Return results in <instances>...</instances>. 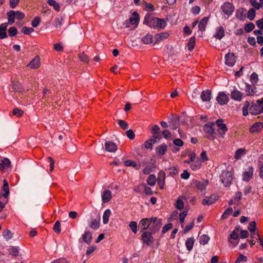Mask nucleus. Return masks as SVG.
Segmentation results:
<instances>
[{
	"mask_svg": "<svg viewBox=\"0 0 263 263\" xmlns=\"http://www.w3.org/2000/svg\"><path fill=\"white\" fill-rule=\"evenodd\" d=\"M92 237L90 232L86 231L82 235L83 241L87 244H89L92 240Z\"/></svg>",
	"mask_w": 263,
	"mask_h": 263,
	"instance_id": "obj_29",
	"label": "nucleus"
},
{
	"mask_svg": "<svg viewBox=\"0 0 263 263\" xmlns=\"http://www.w3.org/2000/svg\"><path fill=\"white\" fill-rule=\"evenodd\" d=\"M79 58L82 62L88 63L89 61L88 57L83 53L79 54Z\"/></svg>",
	"mask_w": 263,
	"mask_h": 263,
	"instance_id": "obj_63",
	"label": "nucleus"
},
{
	"mask_svg": "<svg viewBox=\"0 0 263 263\" xmlns=\"http://www.w3.org/2000/svg\"><path fill=\"white\" fill-rule=\"evenodd\" d=\"M53 230L57 234L60 233L61 231V224L59 221H57L53 227Z\"/></svg>",
	"mask_w": 263,
	"mask_h": 263,
	"instance_id": "obj_54",
	"label": "nucleus"
},
{
	"mask_svg": "<svg viewBox=\"0 0 263 263\" xmlns=\"http://www.w3.org/2000/svg\"><path fill=\"white\" fill-rule=\"evenodd\" d=\"M125 165L126 166H133L137 170H139L141 168L140 164H137L135 161L128 160L125 161Z\"/></svg>",
	"mask_w": 263,
	"mask_h": 263,
	"instance_id": "obj_33",
	"label": "nucleus"
},
{
	"mask_svg": "<svg viewBox=\"0 0 263 263\" xmlns=\"http://www.w3.org/2000/svg\"><path fill=\"white\" fill-rule=\"evenodd\" d=\"M167 149V147L165 144H162L156 148V151L159 155H163L166 153Z\"/></svg>",
	"mask_w": 263,
	"mask_h": 263,
	"instance_id": "obj_35",
	"label": "nucleus"
},
{
	"mask_svg": "<svg viewBox=\"0 0 263 263\" xmlns=\"http://www.w3.org/2000/svg\"><path fill=\"white\" fill-rule=\"evenodd\" d=\"M157 19L158 17H153L149 14H147L145 16L143 24L147 25L151 28H156L158 26Z\"/></svg>",
	"mask_w": 263,
	"mask_h": 263,
	"instance_id": "obj_5",
	"label": "nucleus"
},
{
	"mask_svg": "<svg viewBox=\"0 0 263 263\" xmlns=\"http://www.w3.org/2000/svg\"><path fill=\"white\" fill-rule=\"evenodd\" d=\"M15 11L10 10L7 13L8 16V22L11 24H13L14 22Z\"/></svg>",
	"mask_w": 263,
	"mask_h": 263,
	"instance_id": "obj_39",
	"label": "nucleus"
},
{
	"mask_svg": "<svg viewBox=\"0 0 263 263\" xmlns=\"http://www.w3.org/2000/svg\"><path fill=\"white\" fill-rule=\"evenodd\" d=\"M218 199V196L216 194H213L210 197H205L202 201L204 205H210L215 202Z\"/></svg>",
	"mask_w": 263,
	"mask_h": 263,
	"instance_id": "obj_10",
	"label": "nucleus"
},
{
	"mask_svg": "<svg viewBox=\"0 0 263 263\" xmlns=\"http://www.w3.org/2000/svg\"><path fill=\"white\" fill-rule=\"evenodd\" d=\"M162 225L161 219L155 217L142 219L139 222V227L141 229V232L148 230L155 234L160 230Z\"/></svg>",
	"mask_w": 263,
	"mask_h": 263,
	"instance_id": "obj_1",
	"label": "nucleus"
},
{
	"mask_svg": "<svg viewBox=\"0 0 263 263\" xmlns=\"http://www.w3.org/2000/svg\"><path fill=\"white\" fill-rule=\"evenodd\" d=\"M143 231L144 232L141 236L142 240L143 243L146 244L147 246L152 245L154 242V237L152 236V234L154 233H152L149 231L145 230Z\"/></svg>",
	"mask_w": 263,
	"mask_h": 263,
	"instance_id": "obj_4",
	"label": "nucleus"
},
{
	"mask_svg": "<svg viewBox=\"0 0 263 263\" xmlns=\"http://www.w3.org/2000/svg\"><path fill=\"white\" fill-rule=\"evenodd\" d=\"M127 137L130 140H133L135 137V135L132 129L127 130L126 132Z\"/></svg>",
	"mask_w": 263,
	"mask_h": 263,
	"instance_id": "obj_62",
	"label": "nucleus"
},
{
	"mask_svg": "<svg viewBox=\"0 0 263 263\" xmlns=\"http://www.w3.org/2000/svg\"><path fill=\"white\" fill-rule=\"evenodd\" d=\"M64 20L62 16L57 17L53 22L52 25L56 29H60L63 24Z\"/></svg>",
	"mask_w": 263,
	"mask_h": 263,
	"instance_id": "obj_25",
	"label": "nucleus"
},
{
	"mask_svg": "<svg viewBox=\"0 0 263 263\" xmlns=\"http://www.w3.org/2000/svg\"><path fill=\"white\" fill-rule=\"evenodd\" d=\"M156 181V178L154 175H150L147 179V184L150 186H154Z\"/></svg>",
	"mask_w": 263,
	"mask_h": 263,
	"instance_id": "obj_42",
	"label": "nucleus"
},
{
	"mask_svg": "<svg viewBox=\"0 0 263 263\" xmlns=\"http://www.w3.org/2000/svg\"><path fill=\"white\" fill-rule=\"evenodd\" d=\"M34 30L32 28L24 27L22 29V32L25 34L29 35L31 32H33Z\"/></svg>",
	"mask_w": 263,
	"mask_h": 263,
	"instance_id": "obj_58",
	"label": "nucleus"
},
{
	"mask_svg": "<svg viewBox=\"0 0 263 263\" xmlns=\"http://www.w3.org/2000/svg\"><path fill=\"white\" fill-rule=\"evenodd\" d=\"M8 27V23H5L0 25V39H3L7 37L6 32Z\"/></svg>",
	"mask_w": 263,
	"mask_h": 263,
	"instance_id": "obj_18",
	"label": "nucleus"
},
{
	"mask_svg": "<svg viewBox=\"0 0 263 263\" xmlns=\"http://www.w3.org/2000/svg\"><path fill=\"white\" fill-rule=\"evenodd\" d=\"M155 140H153L152 139H150L148 140H147L145 142V147L146 148H152L153 145L155 143V142L154 141Z\"/></svg>",
	"mask_w": 263,
	"mask_h": 263,
	"instance_id": "obj_57",
	"label": "nucleus"
},
{
	"mask_svg": "<svg viewBox=\"0 0 263 263\" xmlns=\"http://www.w3.org/2000/svg\"><path fill=\"white\" fill-rule=\"evenodd\" d=\"M11 166V161L7 158L0 160V170H5Z\"/></svg>",
	"mask_w": 263,
	"mask_h": 263,
	"instance_id": "obj_17",
	"label": "nucleus"
},
{
	"mask_svg": "<svg viewBox=\"0 0 263 263\" xmlns=\"http://www.w3.org/2000/svg\"><path fill=\"white\" fill-rule=\"evenodd\" d=\"M224 30L222 26H219L216 31V33L214 35V37L218 40H221L224 36Z\"/></svg>",
	"mask_w": 263,
	"mask_h": 263,
	"instance_id": "obj_32",
	"label": "nucleus"
},
{
	"mask_svg": "<svg viewBox=\"0 0 263 263\" xmlns=\"http://www.w3.org/2000/svg\"><path fill=\"white\" fill-rule=\"evenodd\" d=\"M105 150L110 153L115 152L117 151L118 147L116 143L112 141H107L105 143Z\"/></svg>",
	"mask_w": 263,
	"mask_h": 263,
	"instance_id": "obj_13",
	"label": "nucleus"
},
{
	"mask_svg": "<svg viewBox=\"0 0 263 263\" xmlns=\"http://www.w3.org/2000/svg\"><path fill=\"white\" fill-rule=\"evenodd\" d=\"M154 41H155V38L154 39L153 35L149 33L147 34L141 38V41L144 44L154 43Z\"/></svg>",
	"mask_w": 263,
	"mask_h": 263,
	"instance_id": "obj_21",
	"label": "nucleus"
},
{
	"mask_svg": "<svg viewBox=\"0 0 263 263\" xmlns=\"http://www.w3.org/2000/svg\"><path fill=\"white\" fill-rule=\"evenodd\" d=\"M165 182V173L163 171H160L159 173V178L158 179V184L159 185L160 188L162 189L163 188Z\"/></svg>",
	"mask_w": 263,
	"mask_h": 263,
	"instance_id": "obj_22",
	"label": "nucleus"
},
{
	"mask_svg": "<svg viewBox=\"0 0 263 263\" xmlns=\"http://www.w3.org/2000/svg\"><path fill=\"white\" fill-rule=\"evenodd\" d=\"M228 242L233 247H236L239 242V234L235 231H232L229 237Z\"/></svg>",
	"mask_w": 263,
	"mask_h": 263,
	"instance_id": "obj_7",
	"label": "nucleus"
},
{
	"mask_svg": "<svg viewBox=\"0 0 263 263\" xmlns=\"http://www.w3.org/2000/svg\"><path fill=\"white\" fill-rule=\"evenodd\" d=\"M129 23L132 25L137 26L139 21V15L137 12H134L129 19Z\"/></svg>",
	"mask_w": 263,
	"mask_h": 263,
	"instance_id": "obj_26",
	"label": "nucleus"
},
{
	"mask_svg": "<svg viewBox=\"0 0 263 263\" xmlns=\"http://www.w3.org/2000/svg\"><path fill=\"white\" fill-rule=\"evenodd\" d=\"M111 192L109 190H105L102 194V199L104 203L108 202L111 198Z\"/></svg>",
	"mask_w": 263,
	"mask_h": 263,
	"instance_id": "obj_20",
	"label": "nucleus"
},
{
	"mask_svg": "<svg viewBox=\"0 0 263 263\" xmlns=\"http://www.w3.org/2000/svg\"><path fill=\"white\" fill-rule=\"evenodd\" d=\"M255 28V25L253 23H249L245 25V30L247 32L252 31Z\"/></svg>",
	"mask_w": 263,
	"mask_h": 263,
	"instance_id": "obj_51",
	"label": "nucleus"
},
{
	"mask_svg": "<svg viewBox=\"0 0 263 263\" xmlns=\"http://www.w3.org/2000/svg\"><path fill=\"white\" fill-rule=\"evenodd\" d=\"M248 229L251 232H254L256 230V223L255 221H251L249 223L248 227Z\"/></svg>",
	"mask_w": 263,
	"mask_h": 263,
	"instance_id": "obj_61",
	"label": "nucleus"
},
{
	"mask_svg": "<svg viewBox=\"0 0 263 263\" xmlns=\"http://www.w3.org/2000/svg\"><path fill=\"white\" fill-rule=\"evenodd\" d=\"M12 113L13 115L20 117L23 115L24 111L17 108H15L13 109Z\"/></svg>",
	"mask_w": 263,
	"mask_h": 263,
	"instance_id": "obj_56",
	"label": "nucleus"
},
{
	"mask_svg": "<svg viewBox=\"0 0 263 263\" xmlns=\"http://www.w3.org/2000/svg\"><path fill=\"white\" fill-rule=\"evenodd\" d=\"M258 81V76L256 72H253L250 76V81L253 85L256 84Z\"/></svg>",
	"mask_w": 263,
	"mask_h": 263,
	"instance_id": "obj_46",
	"label": "nucleus"
},
{
	"mask_svg": "<svg viewBox=\"0 0 263 263\" xmlns=\"http://www.w3.org/2000/svg\"><path fill=\"white\" fill-rule=\"evenodd\" d=\"M40 22V18L39 17H35L31 22V25L33 27H37Z\"/></svg>",
	"mask_w": 263,
	"mask_h": 263,
	"instance_id": "obj_64",
	"label": "nucleus"
},
{
	"mask_svg": "<svg viewBox=\"0 0 263 263\" xmlns=\"http://www.w3.org/2000/svg\"><path fill=\"white\" fill-rule=\"evenodd\" d=\"M118 124L119 126L124 130L127 129L129 127V125L124 120L120 119L118 120Z\"/></svg>",
	"mask_w": 263,
	"mask_h": 263,
	"instance_id": "obj_47",
	"label": "nucleus"
},
{
	"mask_svg": "<svg viewBox=\"0 0 263 263\" xmlns=\"http://www.w3.org/2000/svg\"><path fill=\"white\" fill-rule=\"evenodd\" d=\"M111 215V211L109 209H107L105 211L103 215V222L106 224L108 222L109 218Z\"/></svg>",
	"mask_w": 263,
	"mask_h": 263,
	"instance_id": "obj_36",
	"label": "nucleus"
},
{
	"mask_svg": "<svg viewBox=\"0 0 263 263\" xmlns=\"http://www.w3.org/2000/svg\"><path fill=\"white\" fill-rule=\"evenodd\" d=\"M220 180L225 186H229L232 180V173L228 171H223L220 176Z\"/></svg>",
	"mask_w": 263,
	"mask_h": 263,
	"instance_id": "obj_3",
	"label": "nucleus"
},
{
	"mask_svg": "<svg viewBox=\"0 0 263 263\" xmlns=\"http://www.w3.org/2000/svg\"><path fill=\"white\" fill-rule=\"evenodd\" d=\"M168 119V124L170 128L173 130L176 129L179 125V117H170Z\"/></svg>",
	"mask_w": 263,
	"mask_h": 263,
	"instance_id": "obj_12",
	"label": "nucleus"
},
{
	"mask_svg": "<svg viewBox=\"0 0 263 263\" xmlns=\"http://www.w3.org/2000/svg\"><path fill=\"white\" fill-rule=\"evenodd\" d=\"M195 185L197 189L200 190L201 192H204V194H205V187L204 184L202 183L201 182L196 181L195 182Z\"/></svg>",
	"mask_w": 263,
	"mask_h": 263,
	"instance_id": "obj_45",
	"label": "nucleus"
},
{
	"mask_svg": "<svg viewBox=\"0 0 263 263\" xmlns=\"http://www.w3.org/2000/svg\"><path fill=\"white\" fill-rule=\"evenodd\" d=\"M216 100L220 105H222L226 104L228 103L229 101V97L226 93L222 92L219 94Z\"/></svg>",
	"mask_w": 263,
	"mask_h": 263,
	"instance_id": "obj_14",
	"label": "nucleus"
},
{
	"mask_svg": "<svg viewBox=\"0 0 263 263\" xmlns=\"http://www.w3.org/2000/svg\"><path fill=\"white\" fill-rule=\"evenodd\" d=\"M209 20V17H204L200 21L198 25V28L199 30L203 31L205 30L206 26Z\"/></svg>",
	"mask_w": 263,
	"mask_h": 263,
	"instance_id": "obj_23",
	"label": "nucleus"
},
{
	"mask_svg": "<svg viewBox=\"0 0 263 263\" xmlns=\"http://www.w3.org/2000/svg\"><path fill=\"white\" fill-rule=\"evenodd\" d=\"M221 10L224 14L230 15L234 11V7L231 3L227 2L222 6Z\"/></svg>",
	"mask_w": 263,
	"mask_h": 263,
	"instance_id": "obj_6",
	"label": "nucleus"
},
{
	"mask_svg": "<svg viewBox=\"0 0 263 263\" xmlns=\"http://www.w3.org/2000/svg\"><path fill=\"white\" fill-rule=\"evenodd\" d=\"M201 99L203 102H210L212 99V92L210 90H206L201 92Z\"/></svg>",
	"mask_w": 263,
	"mask_h": 263,
	"instance_id": "obj_16",
	"label": "nucleus"
},
{
	"mask_svg": "<svg viewBox=\"0 0 263 263\" xmlns=\"http://www.w3.org/2000/svg\"><path fill=\"white\" fill-rule=\"evenodd\" d=\"M250 114L252 115H258L263 114V98L258 100L256 104H253L249 108Z\"/></svg>",
	"mask_w": 263,
	"mask_h": 263,
	"instance_id": "obj_2",
	"label": "nucleus"
},
{
	"mask_svg": "<svg viewBox=\"0 0 263 263\" xmlns=\"http://www.w3.org/2000/svg\"><path fill=\"white\" fill-rule=\"evenodd\" d=\"M263 128V124L260 122L254 123L250 128L251 133L258 132Z\"/></svg>",
	"mask_w": 263,
	"mask_h": 263,
	"instance_id": "obj_27",
	"label": "nucleus"
},
{
	"mask_svg": "<svg viewBox=\"0 0 263 263\" xmlns=\"http://www.w3.org/2000/svg\"><path fill=\"white\" fill-rule=\"evenodd\" d=\"M195 45V38L194 37H192L188 43H187V47L189 51H192L194 48Z\"/></svg>",
	"mask_w": 263,
	"mask_h": 263,
	"instance_id": "obj_43",
	"label": "nucleus"
},
{
	"mask_svg": "<svg viewBox=\"0 0 263 263\" xmlns=\"http://www.w3.org/2000/svg\"><path fill=\"white\" fill-rule=\"evenodd\" d=\"M204 132L208 134L207 137L211 139L214 140L215 138V132L214 128L209 125L205 124L203 127Z\"/></svg>",
	"mask_w": 263,
	"mask_h": 263,
	"instance_id": "obj_11",
	"label": "nucleus"
},
{
	"mask_svg": "<svg viewBox=\"0 0 263 263\" xmlns=\"http://www.w3.org/2000/svg\"><path fill=\"white\" fill-rule=\"evenodd\" d=\"M245 150L242 148L237 150L235 153V158L237 160L240 159L242 156L245 154Z\"/></svg>",
	"mask_w": 263,
	"mask_h": 263,
	"instance_id": "obj_48",
	"label": "nucleus"
},
{
	"mask_svg": "<svg viewBox=\"0 0 263 263\" xmlns=\"http://www.w3.org/2000/svg\"><path fill=\"white\" fill-rule=\"evenodd\" d=\"M129 227L132 232L136 234L137 232V223L136 221H132L129 224Z\"/></svg>",
	"mask_w": 263,
	"mask_h": 263,
	"instance_id": "obj_55",
	"label": "nucleus"
},
{
	"mask_svg": "<svg viewBox=\"0 0 263 263\" xmlns=\"http://www.w3.org/2000/svg\"><path fill=\"white\" fill-rule=\"evenodd\" d=\"M195 239L194 237H190L187 239L185 242V246L186 249L190 251L192 249L195 242Z\"/></svg>",
	"mask_w": 263,
	"mask_h": 263,
	"instance_id": "obj_34",
	"label": "nucleus"
},
{
	"mask_svg": "<svg viewBox=\"0 0 263 263\" xmlns=\"http://www.w3.org/2000/svg\"><path fill=\"white\" fill-rule=\"evenodd\" d=\"M246 10L244 8H241L237 10L236 12V16L240 20H244L246 18V15L245 12Z\"/></svg>",
	"mask_w": 263,
	"mask_h": 263,
	"instance_id": "obj_31",
	"label": "nucleus"
},
{
	"mask_svg": "<svg viewBox=\"0 0 263 263\" xmlns=\"http://www.w3.org/2000/svg\"><path fill=\"white\" fill-rule=\"evenodd\" d=\"M255 15L256 13L255 9L251 8L248 12L247 17L249 20L252 21L254 19Z\"/></svg>",
	"mask_w": 263,
	"mask_h": 263,
	"instance_id": "obj_44",
	"label": "nucleus"
},
{
	"mask_svg": "<svg viewBox=\"0 0 263 263\" xmlns=\"http://www.w3.org/2000/svg\"><path fill=\"white\" fill-rule=\"evenodd\" d=\"M224 58L226 64L230 67L233 66L236 62V57L234 53H228Z\"/></svg>",
	"mask_w": 263,
	"mask_h": 263,
	"instance_id": "obj_8",
	"label": "nucleus"
},
{
	"mask_svg": "<svg viewBox=\"0 0 263 263\" xmlns=\"http://www.w3.org/2000/svg\"><path fill=\"white\" fill-rule=\"evenodd\" d=\"M255 87L252 88L250 85L247 84L246 85L245 91L247 95L253 96L256 92V91L255 90Z\"/></svg>",
	"mask_w": 263,
	"mask_h": 263,
	"instance_id": "obj_37",
	"label": "nucleus"
},
{
	"mask_svg": "<svg viewBox=\"0 0 263 263\" xmlns=\"http://www.w3.org/2000/svg\"><path fill=\"white\" fill-rule=\"evenodd\" d=\"M13 89L14 91L19 92L23 91L21 84L17 82L13 84Z\"/></svg>",
	"mask_w": 263,
	"mask_h": 263,
	"instance_id": "obj_52",
	"label": "nucleus"
},
{
	"mask_svg": "<svg viewBox=\"0 0 263 263\" xmlns=\"http://www.w3.org/2000/svg\"><path fill=\"white\" fill-rule=\"evenodd\" d=\"M210 240V237L207 235H202L199 239V242L202 245H205L208 243Z\"/></svg>",
	"mask_w": 263,
	"mask_h": 263,
	"instance_id": "obj_41",
	"label": "nucleus"
},
{
	"mask_svg": "<svg viewBox=\"0 0 263 263\" xmlns=\"http://www.w3.org/2000/svg\"><path fill=\"white\" fill-rule=\"evenodd\" d=\"M169 36V34L167 32H163L157 34L155 37V41L154 42V44H156V43L159 42L160 41H163L164 39H166Z\"/></svg>",
	"mask_w": 263,
	"mask_h": 263,
	"instance_id": "obj_24",
	"label": "nucleus"
},
{
	"mask_svg": "<svg viewBox=\"0 0 263 263\" xmlns=\"http://www.w3.org/2000/svg\"><path fill=\"white\" fill-rule=\"evenodd\" d=\"M253 173V167H249L248 170L243 174V180L246 181H249L250 179L252 177Z\"/></svg>",
	"mask_w": 263,
	"mask_h": 263,
	"instance_id": "obj_19",
	"label": "nucleus"
},
{
	"mask_svg": "<svg viewBox=\"0 0 263 263\" xmlns=\"http://www.w3.org/2000/svg\"><path fill=\"white\" fill-rule=\"evenodd\" d=\"M47 3L49 5L52 6L56 11H60V5L55 0H48Z\"/></svg>",
	"mask_w": 263,
	"mask_h": 263,
	"instance_id": "obj_38",
	"label": "nucleus"
},
{
	"mask_svg": "<svg viewBox=\"0 0 263 263\" xmlns=\"http://www.w3.org/2000/svg\"><path fill=\"white\" fill-rule=\"evenodd\" d=\"M9 253L14 256H17L18 254V248L16 247H12L9 249Z\"/></svg>",
	"mask_w": 263,
	"mask_h": 263,
	"instance_id": "obj_50",
	"label": "nucleus"
},
{
	"mask_svg": "<svg viewBox=\"0 0 263 263\" xmlns=\"http://www.w3.org/2000/svg\"><path fill=\"white\" fill-rule=\"evenodd\" d=\"M89 227L93 230H97L100 225V218L99 219H92L88 223Z\"/></svg>",
	"mask_w": 263,
	"mask_h": 263,
	"instance_id": "obj_28",
	"label": "nucleus"
},
{
	"mask_svg": "<svg viewBox=\"0 0 263 263\" xmlns=\"http://www.w3.org/2000/svg\"><path fill=\"white\" fill-rule=\"evenodd\" d=\"M28 67L32 69H36L40 66V58L39 56H35L27 65Z\"/></svg>",
	"mask_w": 263,
	"mask_h": 263,
	"instance_id": "obj_15",
	"label": "nucleus"
},
{
	"mask_svg": "<svg viewBox=\"0 0 263 263\" xmlns=\"http://www.w3.org/2000/svg\"><path fill=\"white\" fill-rule=\"evenodd\" d=\"M157 21L158 23L157 27H159V28L163 29L166 25V22L165 20L163 18H158Z\"/></svg>",
	"mask_w": 263,
	"mask_h": 263,
	"instance_id": "obj_49",
	"label": "nucleus"
},
{
	"mask_svg": "<svg viewBox=\"0 0 263 263\" xmlns=\"http://www.w3.org/2000/svg\"><path fill=\"white\" fill-rule=\"evenodd\" d=\"M231 97L234 100L240 101L242 99V93L239 91L235 90L231 92Z\"/></svg>",
	"mask_w": 263,
	"mask_h": 263,
	"instance_id": "obj_30",
	"label": "nucleus"
},
{
	"mask_svg": "<svg viewBox=\"0 0 263 263\" xmlns=\"http://www.w3.org/2000/svg\"><path fill=\"white\" fill-rule=\"evenodd\" d=\"M215 123L219 129L222 130V132H219V134L221 137L223 138L225 133L228 130L226 124L223 123V120L222 119L217 120Z\"/></svg>",
	"mask_w": 263,
	"mask_h": 263,
	"instance_id": "obj_9",
	"label": "nucleus"
},
{
	"mask_svg": "<svg viewBox=\"0 0 263 263\" xmlns=\"http://www.w3.org/2000/svg\"><path fill=\"white\" fill-rule=\"evenodd\" d=\"M201 161L200 160H197L195 162L191 164L190 167L192 170L196 171L200 168L201 167Z\"/></svg>",
	"mask_w": 263,
	"mask_h": 263,
	"instance_id": "obj_40",
	"label": "nucleus"
},
{
	"mask_svg": "<svg viewBox=\"0 0 263 263\" xmlns=\"http://www.w3.org/2000/svg\"><path fill=\"white\" fill-rule=\"evenodd\" d=\"M17 30L15 27H11L8 29V33L10 36H14L17 34Z\"/></svg>",
	"mask_w": 263,
	"mask_h": 263,
	"instance_id": "obj_59",
	"label": "nucleus"
},
{
	"mask_svg": "<svg viewBox=\"0 0 263 263\" xmlns=\"http://www.w3.org/2000/svg\"><path fill=\"white\" fill-rule=\"evenodd\" d=\"M3 236L8 241L12 237V234L10 231L6 230L3 232Z\"/></svg>",
	"mask_w": 263,
	"mask_h": 263,
	"instance_id": "obj_53",
	"label": "nucleus"
},
{
	"mask_svg": "<svg viewBox=\"0 0 263 263\" xmlns=\"http://www.w3.org/2000/svg\"><path fill=\"white\" fill-rule=\"evenodd\" d=\"M233 211V209L232 208H229L223 213L222 215L221 218L223 219H226L228 215Z\"/></svg>",
	"mask_w": 263,
	"mask_h": 263,
	"instance_id": "obj_60",
	"label": "nucleus"
}]
</instances>
